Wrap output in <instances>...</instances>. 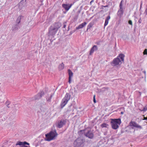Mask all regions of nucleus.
Returning <instances> with one entry per match:
<instances>
[{
    "label": "nucleus",
    "instance_id": "obj_1",
    "mask_svg": "<svg viewBox=\"0 0 147 147\" xmlns=\"http://www.w3.org/2000/svg\"><path fill=\"white\" fill-rule=\"evenodd\" d=\"M61 26L60 23H55L50 26L49 29V36L54 37L57 32L58 29Z\"/></svg>",
    "mask_w": 147,
    "mask_h": 147
},
{
    "label": "nucleus",
    "instance_id": "obj_2",
    "mask_svg": "<svg viewBox=\"0 0 147 147\" xmlns=\"http://www.w3.org/2000/svg\"><path fill=\"white\" fill-rule=\"evenodd\" d=\"M125 56L123 54H120L117 57L114 58L111 63L113 66H120L122 63V62H124Z\"/></svg>",
    "mask_w": 147,
    "mask_h": 147
},
{
    "label": "nucleus",
    "instance_id": "obj_3",
    "mask_svg": "<svg viewBox=\"0 0 147 147\" xmlns=\"http://www.w3.org/2000/svg\"><path fill=\"white\" fill-rule=\"evenodd\" d=\"M57 135V134L56 131H51L49 133L45 135V140L47 141H50L55 139Z\"/></svg>",
    "mask_w": 147,
    "mask_h": 147
},
{
    "label": "nucleus",
    "instance_id": "obj_4",
    "mask_svg": "<svg viewBox=\"0 0 147 147\" xmlns=\"http://www.w3.org/2000/svg\"><path fill=\"white\" fill-rule=\"evenodd\" d=\"M121 123L120 119H112L111 121V124L112 128L114 129H116L119 127V125Z\"/></svg>",
    "mask_w": 147,
    "mask_h": 147
},
{
    "label": "nucleus",
    "instance_id": "obj_5",
    "mask_svg": "<svg viewBox=\"0 0 147 147\" xmlns=\"http://www.w3.org/2000/svg\"><path fill=\"white\" fill-rule=\"evenodd\" d=\"M70 95L68 93H66L61 101L60 104L61 108H63L67 104L70 99Z\"/></svg>",
    "mask_w": 147,
    "mask_h": 147
},
{
    "label": "nucleus",
    "instance_id": "obj_6",
    "mask_svg": "<svg viewBox=\"0 0 147 147\" xmlns=\"http://www.w3.org/2000/svg\"><path fill=\"white\" fill-rule=\"evenodd\" d=\"M84 142V140L81 138H78L74 142V145L76 147L82 146Z\"/></svg>",
    "mask_w": 147,
    "mask_h": 147
},
{
    "label": "nucleus",
    "instance_id": "obj_7",
    "mask_svg": "<svg viewBox=\"0 0 147 147\" xmlns=\"http://www.w3.org/2000/svg\"><path fill=\"white\" fill-rule=\"evenodd\" d=\"M44 94V92L42 90H40V92L37 94L35 95L32 98L33 100H38Z\"/></svg>",
    "mask_w": 147,
    "mask_h": 147
},
{
    "label": "nucleus",
    "instance_id": "obj_8",
    "mask_svg": "<svg viewBox=\"0 0 147 147\" xmlns=\"http://www.w3.org/2000/svg\"><path fill=\"white\" fill-rule=\"evenodd\" d=\"M129 125L131 126H133L139 129H142V127L141 126L139 125L136 122L134 121H131L129 123Z\"/></svg>",
    "mask_w": 147,
    "mask_h": 147
},
{
    "label": "nucleus",
    "instance_id": "obj_9",
    "mask_svg": "<svg viewBox=\"0 0 147 147\" xmlns=\"http://www.w3.org/2000/svg\"><path fill=\"white\" fill-rule=\"evenodd\" d=\"M27 144L29 145V144L26 142H18L16 143V145H19L20 146V147H29L28 146H25V145Z\"/></svg>",
    "mask_w": 147,
    "mask_h": 147
},
{
    "label": "nucleus",
    "instance_id": "obj_10",
    "mask_svg": "<svg viewBox=\"0 0 147 147\" xmlns=\"http://www.w3.org/2000/svg\"><path fill=\"white\" fill-rule=\"evenodd\" d=\"M73 5V4H63L62 5V6L65 10L68 11L71 7Z\"/></svg>",
    "mask_w": 147,
    "mask_h": 147
},
{
    "label": "nucleus",
    "instance_id": "obj_11",
    "mask_svg": "<svg viewBox=\"0 0 147 147\" xmlns=\"http://www.w3.org/2000/svg\"><path fill=\"white\" fill-rule=\"evenodd\" d=\"M65 121L64 120H61L58 122L57 123V127L59 128H61L63 125L65 124Z\"/></svg>",
    "mask_w": 147,
    "mask_h": 147
},
{
    "label": "nucleus",
    "instance_id": "obj_12",
    "mask_svg": "<svg viewBox=\"0 0 147 147\" xmlns=\"http://www.w3.org/2000/svg\"><path fill=\"white\" fill-rule=\"evenodd\" d=\"M85 135L86 136L90 138H92L93 137V134L90 131H88V132L86 133Z\"/></svg>",
    "mask_w": 147,
    "mask_h": 147
},
{
    "label": "nucleus",
    "instance_id": "obj_13",
    "mask_svg": "<svg viewBox=\"0 0 147 147\" xmlns=\"http://www.w3.org/2000/svg\"><path fill=\"white\" fill-rule=\"evenodd\" d=\"M87 24V23L86 22H84L82 24H80L78 27H76V29L77 30L79 29L83 28L85 27Z\"/></svg>",
    "mask_w": 147,
    "mask_h": 147
},
{
    "label": "nucleus",
    "instance_id": "obj_14",
    "mask_svg": "<svg viewBox=\"0 0 147 147\" xmlns=\"http://www.w3.org/2000/svg\"><path fill=\"white\" fill-rule=\"evenodd\" d=\"M97 49V47L96 46L94 45L91 49L90 53V55H91L94 52L95 50Z\"/></svg>",
    "mask_w": 147,
    "mask_h": 147
},
{
    "label": "nucleus",
    "instance_id": "obj_15",
    "mask_svg": "<svg viewBox=\"0 0 147 147\" xmlns=\"http://www.w3.org/2000/svg\"><path fill=\"white\" fill-rule=\"evenodd\" d=\"M110 18V17L109 16H108L106 18L104 24V26H106L108 24Z\"/></svg>",
    "mask_w": 147,
    "mask_h": 147
},
{
    "label": "nucleus",
    "instance_id": "obj_16",
    "mask_svg": "<svg viewBox=\"0 0 147 147\" xmlns=\"http://www.w3.org/2000/svg\"><path fill=\"white\" fill-rule=\"evenodd\" d=\"M110 18V17L109 16H108L106 18L104 24V26H106L108 24Z\"/></svg>",
    "mask_w": 147,
    "mask_h": 147
},
{
    "label": "nucleus",
    "instance_id": "obj_17",
    "mask_svg": "<svg viewBox=\"0 0 147 147\" xmlns=\"http://www.w3.org/2000/svg\"><path fill=\"white\" fill-rule=\"evenodd\" d=\"M68 73L69 75V78H72L73 77V73L71 71V70L70 69H68Z\"/></svg>",
    "mask_w": 147,
    "mask_h": 147
},
{
    "label": "nucleus",
    "instance_id": "obj_18",
    "mask_svg": "<svg viewBox=\"0 0 147 147\" xmlns=\"http://www.w3.org/2000/svg\"><path fill=\"white\" fill-rule=\"evenodd\" d=\"M118 15L121 16L123 13V8H120L119 10L118 11L117 13Z\"/></svg>",
    "mask_w": 147,
    "mask_h": 147
},
{
    "label": "nucleus",
    "instance_id": "obj_19",
    "mask_svg": "<svg viewBox=\"0 0 147 147\" xmlns=\"http://www.w3.org/2000/svg\"><path fill=\"white\" fill-rule=\"evenodd\" d=\"M64 64L63 63H62L59 65L58 68L60 70H61L63 69L64 68Z\"/></svg>",
    "mask_w": 147,
    "mask_h": 147
},
{
    "label": "nucleus",
    "instance_id": "obj_20",
    "mask_svg": "<svg viewBox=\"0 0 147 147\" xmlns=\"http://www.w3.org/2000/svg\"><path fill=\"white\" fill-rule=\"evenodd\" d=\"M101 127H106L108 128V126H109V125L108 124H107L106 123H103L102 124H101L100 125Z\"/></svg>",
    "mask_w": 147,
    "mask_h": 147
},
{
    "label": "nucleus",
    "instance_id": "obj_21",
    "mask_svg": "<svg viewBox=\"0 0 147 147\" xmlns=\"http://www.w3.org/2000/svg\"><path fill=\"white\" fill-rule=\"evenodd\" d=\"M93 25V24L92 23H90L87 26L86 30L87 31L89 29L92 27Z\"/></svg>",
    "mask_w": 147,
    "mask_h": 147
},
{
    "label": "nucleus",
    "instance_id": "obj_22",
    "mask_svg": "<svg viewBox=\"0 0 147 147\" xmlns=\"http://www.w3.org/2000/svg\"><path fill=\"white\" fill-rule=\"evenodd\" d=\"M21 17L20 16H19L17 20H16V22L18 24H19L21 20Z\"/></svg>",
    "mask_w": 147,
    "mask_h": 147
},
{
    "label": "nucleus",
    "instance_id": "obj_23",
    "mask_svg": "<svg viewBox=\"0 0 147 147\" xmlns=\"http://www.w3.org/2000/svg\"><path fill=\"white\" fill-rule=\"evenodd\" d=\"M141 111H146L147 110V105H146L144 108H143V109L142 110H140Z\"/></svg>",
    "mask_w": 147,
    "mask_h": 147
},
{
    "label": "nucleus",
    "instance_id": "obj_24",
    "mask_svg": "<svg viewBox=\"0 0 147 147\" xmlns=\"http://www.w3.org/2000/svg\"><path fill=\"white\" fill-rule=\"evenodd\" d=\"M53 95L51 94L50 98H47V100L49 101H50Z\"/></svg>",
    "mask_w": 147,
    "mask_h": 147
},
{
    "label": "nucleus",
    "instance_id": "obj_25",
    "mask_svg": "<svg viewBox=\"0 0 147 147\" xmlns=\"http://www.w3.org/2000/svg\"><path fill=\"white\" fill-rule=\"evenodd\" d=\"M144 55H147V49H145L144 51L143 52Z\"/></svg>",
    "mask_w": 147,
    "mask_h": 147
},
{
    "label": "nucleus",
    "instance_id": "obj_26",
    "mask_svg": "<svg viewBox=\"0 0 147 147\" xmlns=\"http://www.w3.org/2000/svg\"><path fill=\"white\" fill-rule=\"evenodd\" d=\"M122 1H123V0H122L121 1V2L120 3V5H119L120 8H123L122 7Z\"/></svg>",
    "mask_w": 147,
    "mask_h": 147
},
{
    "label": "nucleus",
    "instance_id": "obj_27",
    "mask_svg": "<svg viewBox=\"0 0 147 147\" xmlns=\"http://www.w3.org/2000/svg\"><path fill=\"white\" fill-rule=\"evenodd\" d=\"M128 23L129 24H130L131 25H132V21L131 20H129V21L128 22Z\"/></svg>",
    "mask_w": 147,
    "mask_h": 147
},
{
    "label": "nucleus",
    "instance_id": "obj_28",
    "mask_svg": "<svg viewBox=\"0 0 147 147\" xmlns=\"http://www.w3.org/2000/svg\"><path fill=\"white\" fill-rule=\"evenodd\" d=\"M142 22V20L141 18H140L138 20V22L139 24L141 23Z\"/></svg>",
    "mask_w": 147,
    "mask_h": 147
},
{
    "label": "nucleus",
    "instance_id": "obj_29",
    "mask_svg": "<svg viewBox=\"0 0 147 147\" xmlns=\"http://www.w3.org/2000/svg\"><path fill=\"white\" fill-rule=\"evenodd\" d=\"M93 101H94V103L96 102V100H95V95H94V97H93Z\"/></svg>",
    "mask_w": 147,
    "mask_h": 147
},
{
    "label": "nucleus",
    "instance_id": "obj_30",
    "mask_svg": "<svg viewBox=\"0 0 147 147\" xmlns=\"http://www.w3.org/2000/svg\"><path fill=\"white\" fill-rule=\"evenodd\" d=\"M71 78H69V81H68V82L69 83V84H70L71 83Z\"/></svg>",
    "mask_w": 147,
    "mask_h": 147
},
{
    "label": "nucleus",
    "instance_id": "obj_31",
    "mask_svg": "<svg viewBox=\"0 0 147 147\" xmlns=\"http://www.w3.org/2000/svg\"><path fill=\"white\" fill-rule=\"evenodd\" d=\"M142 5V1L141 2L140 5V9H141Z\"/></svg>",
    "mask_w": 147,
    "mask_h": 147
},
{
    "label": "nucleus",
    "instance_id": "obj_32",
    "mask_svg": "<svg viewBox=\"0 0 147 147\" xmlns=\"http://www.w3.org/2000/svg\"><path fill=\"white\" fill-rule=\"evenodd\" d=\"M145 13H146V14H147V8L145 10Z\"/></svg>",
    "mask_w": 147,
    "mask_h": 147
},
{
    "label": "nucleus",
    "instance_id": "obj_33",
    "mask_svg": "<svg viewBox=\"0 0 147 147\" xmlns=\"http://www.w3.org/2000/svg\"><path fill=\"white\" fill-rule=\"evenodd\" d=\"M66 27V25L65 24H64L63 25V28H65Z\"/></svg>",
    "mask_w": 147,
    "mask_h": 147
},
{
    "label": "nucleus",
    "instance_id": "obj_34",
    "mask_svg": "<svg viewBox=\"0 0 147 147\" xmlns=\"http://www.w3.org/2000/svg\"><path fill=\"white\" fill-rule=\"evenodd\" d=\"M144 119L147 120V117H144Z\"/></svg>",
    "mask_w": 147,
    "mask_h": 147
},
{
    "label": "nucleus",
    "instance_id": "obj_35",
    "mask_svg": "<svg viewBox=\"0 0 147 147\" xmlns=\"http://www.w3.org/2000/svg\"><path fill=\"white\" fill-rule=\"evenodd\" d=\"M93 0H92L90 2V3L91 4L92 3V2H93Z\"/></svg>",
    "mask_w": 147,
    "mask_h": 147
},
{
    "label": "nucleus",
    "instance_id": "obj_36",
    "mask_svg": "<svg viewBox=\"0 0 147 147\" xmlns=\"http://www.w3.org/2000/svg\"><path fill=\"white\" fill-rule=\"evenodd\" d=\"M7 107H8V108H9V105H7Z\"/></svg>",
    "mask_w": 147,
    "mask_h": 147
},
{
    "label": "nucleus",
    "instance_id": "obj_37",
    "mask_svg": "<svg viewBox=\"0 0 147 147\" xmlns=\"http://www.w3.org/2000/svg\"><path fill=\"white\" fill-rule=\"evenodd\" d=\"M121 114H123V112H121Z\"/></svg>",
    "mask_w": 147,
    "mask_h": 147
},
{
    "label": "nucleus",
    "instance_id": "obj_38",
    "mask_svg": "<svg viewBox=\"0 0 147 147\" xmlns=\"http://www.w3.org/2000/svg\"><path fill=\"white\" fill-rule=\"evenodd\" d=\"M143 72H144V73L145 74V73H146L145 71H143Z\"/></svg>",
    "mask_w": 147,
    "mask_h": 147
},
{
    "label": "nucleus",
    "instance_id": "obj_39",
    "mask_svg": "<svg viewBox=\"0 0 147 147\" xmlns=\"http://www.w3.org/2000/svg\"><path fill=\"white\" fill-rule=\"evenodd\" d=\"M84 131V130H83V131L81 130V131Z\"/></svg>",
    "mask_w": 147,
    "mask_h": 147
},
{
    "label": "nucleus",
    "instance_id": "obj_40",
    "mask_svg": "<svg viewBox=\"0 0 147 147\" xmlns=\"http://www.w3.org/2000/svg\"><path fill=\"white\" fill-rule=\"evenodd\" d=\"M17 30V29H16L15 30Z\"/></svg>",
    "mask_w": 147,
    "mask_h": 147
}]
</instances>
